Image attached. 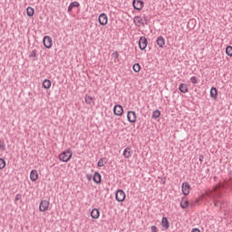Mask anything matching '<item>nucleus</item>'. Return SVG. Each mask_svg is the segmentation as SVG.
I'll return each mask as SVG.
<instances>
[{"label": "nucleus", "mask_w": 232, "mask_h": 232, "mask_svg": "<svg viewBox=\"0 0 232 232\" xmlns=\"http://www.w3.org/2000/svg\"><path fill=\"white\" fill-rule=\"evenodd\" d=\"M142 23H146V21L143 20Z\"/></svg>", "instance_id": "nucleus-47"}, {"label": "nucleus", "mask_w": 232, "mask_h": 232, "mask_svg": "<svg viewBox=\"0 0 232 232\" xmlns=\"http://www.w3.org/2000/svg\"><path fill=\"white\" fill-rule=\"evenodd\" d=\"M106 164V158H102L98 160V167L102 168Z\"/></svg>", "instance_id": "nucleus-28"}, {"label": "nucleus", "mask_w": 232, "mask_h": 232, "mask_svg": "<svg viewBox=\"0 0 232 232\" xmlns=\"http://www.w3.org/2000/svg\"><path fill=\"white\" fill-rule=\"evenodd\" d=\"M160 179V184H166V177H158Z\"/></svg>", "instance_id": "nucleus-35"}, {"label": "nucleus", "mask_w": 232, "mask_h": 232, "mask_svg": "<svg viewBox=\"0 0 232 232\" xmlns=\"http://www.w3.org/2000/svg\"><path fill=\"white\" fill-rule=\"evenodd\" d=\"M123 157L125 159H130V157H131V150L129 147H127L124 150H123Z\"/></svg>", "instance_id": "nucleus-23"}, {"label": "nucleus", "mask_w": 232, "mask_h": 232, "mask_svg": "<svg viewBox=\"0 0 232 232\" xmlns=\"http://www.w3.org/2000/svg\"><path fill=\"white\" fill-rule=\"evenodd\" d=\"M42 86L44 90H50L52 88V81L48 79L44 80Z\"/></svg>", "instance_id": "nucleus-20"}, {"label": "nucleus", "mask_w": 232, "mask_h": 232, "mask_svg": "<svg viewBox=\"0 0 232 232\" xmlns=\"http://www.w3.org/2000/svg\"><path fill=\"white\" fill-rule=\"evenodd\" d=\"M210 97L214 101H217V99H218V90L216 87H211V89H210Z\"/></svg>", "instance_id": "nucleus-14"}, {"label": "nucleus", "mask_w": 232, "mask_h": 232, "mask_svg": "<svg viewBox=\"0 0 232 232\" xmlns=\"http://www.w3.org/2000/svg\"><path fill=\"white\" fill-rule=\"evenodd\" d=\"M179 90L181 93H188L189 92V89L188 88V85L186 83H180L179 86Z\"/></svg>", "instance_id": "nucleus-18"}, {"label": "nucleus", "mask_w": 232, "mask_h": 232, "mask_svg": "<svg viewBox=\"0 0 232 232\" xmlns=\"http://www.w3.org/2000/svg\"><path fill=\"white\" fill-rule=\"evenodd\" d=\"M160 117V111L157 109L152 112V119H159Z\"/></svg>", "instance_id": "nucleus-26"}, {"label": "nucleus", "mask_w": 232, "mask_h": 232, "mask_svg": "<svg viewBox=\"0 0 232 232\" xmlns=\"http://www.w3.org/2000/svg\"><path fill=\"white\" fill-rule=\"evenodd\" d=\"M29 57H37V51L33 50L29 55Z\"/></svg>", "instance_id": "nucleus-34"}, {"label": "nucleus", "mask_w": 232, "mask_h": 232, "mask_svg": "<svg viewBox=\"0 0 232 232\" xmlns=\"http://www.w3.org/2000/svg\"><path fill=\"white\" fill-rule=\"evenodd\" d=\"M84 99H85L86 104H92H92H95V102H93V101H95V98H93V97H92V96L86 94L85 97H84Z\"/></svg>", "instance_id": "nucleus-21"}, {"label": "nucleus", "mask_w": 232, "mask_h": 232, "mask_svg": "<svg viewBox=\"0 0 232 232\" xmlns=\"http://www.w3.org/2000/svg\"><path fill=\"white\" fill-rule=\"evenodd\" d=\"M26 14L28 17H34V14H35V9H34V7L28 6L26 8Z\"/></svg>", "instance_id": "nucleus-22"}, {"label": "nucleus", "mask_w": 232, "mask_h": 232, "mask_svg": "<svg viewBox=\"0 0 232 232\" xmlns=\"http://www.w3.org/2000/svg\"><path fill=\"white\" fill-rule=\"evenodd\" d=\"M98 21L101 26H106V24H108V15L105 13H102L99 15Z\"/></svg>", "instance_id": "nucleus-10"}, {"label": "nucleus", "mask_w": 232, "mask_h": 232, "mask_svg": "<svg viewBox=\"0 0 232 232\" xmlns=\"http://www.w3.org/2000/svg\"><path fill=\"white\" fill-rule=\"evenodd\" d=\"M132 70L135 72V73H139V72H140V63H134Z\"/></svg>", "instance_id": "nucleus-25"}, {"label": "nucleus", "mask_w": 232, "mask_h": 232, "mask_svg": "<svg viewBox=\"0 0 232 232\" xmlns=\"http://www.w3.org/2000/svg\"><path fill=\"white\" fill-rule=\"evenodd\" d=\"M0 150H1L2 151H5V141H4V140H0Z\"/></svg>", "instance_id": "nucleus-31"}, {"label": "nucleus", "mask_w": 232, "mask_h": 232, "mask_svg": "<svg viewBox=\"0 0 232 232\" xmlns=\"http://www.w3.org/2000/svg\"><path fill=\"white\" fill-rule=\"evenodd\" d=\"M48 208H50V201L44 199L40 202L39 211H41V213H44V211H48Z\"/></svg>", "instance_id": "nucleus-7"}, {"label": "nucleus", "mask_w": 232, "mask_h": 232, "mask_svg": "<svg viewBox=\"0 0 232 232\" xmlns=\"http://www.w3.org/2000/svg\"><path fill=\"white\" fill-rule=\"evenodd\" d=\"M179 206L181 209H188V208L189 207V200H188L186 197H183L180 200Z\"/></svg>", "instance_id": "nucleus-13"}, {"label": "nucleus", "mask_w": 232, "mask_h": 232, "mask_svg": "<svg viewBox=\"0 0 232 232\" xmlns=\"http://www.w3.org/2000/svg\"><path fill=\"white\" fill-rule=\"evenodd\" d=\"M191 232H200V229H198V228H193Z\"/></svg>", "instance_id": "nucleus-44"}, {"label": "nucleus", "mask_w": 232, "mask_h": 232, "mask_svg": "<svg viewBox=\"0 0 232 232\" xmlns=\"http://www.w3.org/2000/svg\"><path fill=\"white\" fill-rule=\"evenodd\" d=\"M94 175H101V173H99V172H94Z\"/></svg>", "instance_id": "nucleus-45"}, {"label": "nucleus", "mask_w": 232, "mask_h": 232, "mask_svg": "<svg viewBox=\"0 0 232 232\" xmlns=\"http://www.w3.org/2000/svg\"><path fill=\"white\" fill-rule=\"evenodd\" d=\"M199 162L202 164L204 162V155H199Z\"/></svg>", "instance_id": "nucleus-39"}, {"label": "nucleus", "mask_w": 232, "mask_h": 232, "mask_svg": "<svg viewBox=\"0 0 232 232\" xmlns=\"http://www.w3.org/2000/svg\"><path fill=\"white\" fill-rule=\"evenodd\" d=\"M18 200H20V202H23V198L21 194H16L15 198H14V201L17 202Z\"/></svg>", "instance_id": "nucleus-33"}, {"label": "nucleus", "mask_w": 232, "mask_h": 232, "mask_svg": "<svg viewBox=\"0 0 232 232\" xmlns=\"http://www.w3.org/2000/svg\"><path fill=\"white\" fill-rule=\"evenodd\" d=\"M79 6H81V4H79V2H77V1L72 2L68 6L67 11L72 12V10H73V8H79Z\"/></svg>", "instance_id": "nucleus-17"}, {"label": "nucleus", "mask_w": 232, "mask_h": 232, "mask_svg": "<svg viewBox=\"0 0 232 232\" xmlns=\"http://www.w3.org/2000/svg\"><path fill=\"white\" fill-rule=\"evenodd\" d=\"M30 179H31L32 182H35V180H37V179H39V175H30Z\"/></svg>", "instance_id": "nucleus-32"}, {"label": "nucleus", "mask_w": 232, "mask_h": 232, "mask_svg": "<svg viewBox=\"0 0 232 232\" xmlns=\"http://www.w3.org/2000/svg\"><path fill=\"white\" fill-rule=\"evenodd\" d=\"M161 226L165 229H169V220L168 219V218H166V217L162 218V219H161Z\"/></svg>", "instance_id": "nucleus-19"}, {"label": "nucleus", "mask_w": 232, "mask_h": 232, "mask_svg": "<svg viewBox=\"0 0 232 232\" xmlns=\"http://www.w3.org/2000/svg\"><path fill=\"white\" fill-rule=\"evenodd\" d=\"M30 175H37V170L35 169L31 170Z\"/></svg>", "instance_id": "nucleus-41"}, {"label": "nucleus", "mask_w": 232, "mask_h": 232, "mask_svg": "<svg viewBox=\"0 0 232 232\" xmlns=\"http://www.w3.org/2000/svg\"><path fill=\"white\" fill-rule=\"evenodd\" d=\"M196 204L195 201L188 202V208H195Z\"/></svg>", "instance_id": "nucleus-38"}, {"label": "nucleus", "mask_w": 232, "mask_h": 232, "mask_svg": "<svg viewBox=\"0 0 232 232\" xmlns=\"http://www.w3.org/2000/svg\"><path fill=\"white\" fill-rule=\"evenodd\" d=\"M143 21H145L144 25L148 24V16H143Z\"/></svg>", "instance_id": "nucleus-40"}, {"label": "nucleus", "mask_w": 232, "mask_h": 232, "mask_svg": "<svg viewBox=\"0 0 232 232\" xmlns=\"http://www.w3.org/2000/svg\"><path fill=\"white\" fill-rule=\"evenodd\" d=\"M198 202H200V199L199 198H196L195 200H194V203L197 205V204H198Z\"/></svg>", "instance_id": "nucleus-43"}, {"label": "nucleus", "mask_w": 232, "mask_h": 232, "mask_svg": "<svg viewBox=\"0 0 232 232\" xmlns=\"http://www.w3.org/2000/svg\"><path fill=\"white\" fill-rule=\"evenodd\" d=\"M156 43L160 48H164V44H166V39L162 36H159L156 40Z\"/></svg>", "instance_id": "nucleus-15"}, {"label": "nucleus", "mask_w": 232, "mask_h": 232, "mask_svg": "<svg viewBox=\"0 0 232 232\" xmlns=\"http://www.w3.org/2000/svg\"><path fill=\"white\" fill-rule=\"evenodd\" d=\"M214 180H217V176H214Z\"/></svg>", "instance_id": "nucleus-46"}, {"label": "nucleus", "mask_w": 232, "mask_h": 232, "mask_svg": "<svg viewBox=\"0 0 232 232\" xmlns=\"http://www.w3.org/2000/svg\"><path fill=\"white\" fill-rule=\"evenodd\" d=\"M190 82H192V84H197V82H198V79H197L196 76H192L190 78Z\"/></svg>", "instance_id": "nucleus-30"}, {"label": "nucleus", "mask_w": 232, "mask_h": 232, "mask_svg": "<svg viewBox=\"0 0 232 232\" xmlns=\"http://www.w3.org/2000/svg\"><path fill=\"white\" fill-rule=\"evenodd\" d=\"M195 23H197V21H195V20H189L188 24H195Z\"/></svg>", "instance_id": "nucleus-42"}, {"label": "nucleus", "mask_w": 232, "mask_h": 232, "mask_svg": "<svg viewBox=\"0 0 232 232\" xmlns=\"http://www.w3.org/2000/svg\"><path fill=\"white\" fill-rule=\"evenodd\" d=\"M111 57H113V59H119V53L117 51L112 53Z\"/></svg>", "instance_id": "nucleus-36"}, {"label": "nucleus", "mask_w": 232, "mask_h": 232, "mask_svg": "<svg viewBox=\"0 0 232 232\" xmlns=\"http://www.w3.org/2000/svg\"><path fill=\"white\" fill-rule=\"evenodd\" d=\"M133 21L135 24H142V26H144V22H142V17L135 16Z\"/></svg>", "instance_id": "nucleus-24"}, {"label": "nucleus", "mask_w": 232, "mask_h": 232, "mask_svg": "<svg viewBox=\"0 0 232 232\" xmlns=\"http://www.w3.org/2000/svg\"><path fill=\"white\" fill-rule=\"evenodd\" d=\"M117 202H124L126 200V193L122 189H118L115 193Z\"/></svg>", "instance_id": "nucleus-3"}, {"label": "nucleus", "mask_w": 232, "mask_h": 232, "mask_svg": "<svg viewBox=\"0 0 232 232\" xmlns=\"http://www.w3.org/2000/svg\"><path fill=\"white\" fill-rule=\"evenodd\" d=\"M222 183H218L214 186L213 189L207 192L208 197H211L214 202L215 208H220L222 209V206H224V201L217 200L218 198H222Z\"/></svg>", "instance_id": "nucleus-1"}, {"label": "nucleus", "mask_w": 232, "mask_h": 232, "mask_svg": "<svg viewBox=\"0 0 232 232\" xmlns=\"http://www.w3.org/2000/svg\"><path fill=\"white\" fill-rule=\"evenodd\" d=\"M226 53L228 57H232V46L231 45H227L226 47Z\"/></svg>", "instance_id": "nucleus-27"}, {"label": "nucleus", "mask_w": 232, "mask_h": 232, "mask_svg": "<svg viewBox=\"0 0 232 232\" xmlns=\"http://www.w3.org/2000/svg\"><path fill=\"white\" fill-rule=\"evenodd\" d=\"M181 188H182V193L184 197H188V195H189V189H191L189 183L183 182Z\"/></svg>", "instance_id": "nucleus-12"}, {"label": "nucleus", "mask_w": 232, "mask_h": 232, "mask_svg": "<svg viewBox=\"0 0 232 232\" xmlns=\"http://www.w3.org/2000/svg\"><path fill=\"white\" fill-rule=\"evenodd\" d=\"M72 157H73V150H72V149H67L59 155V160L62 162H69V160H72Z\"/></svg>", "instance_id": "nucleus-2"}, {"label": "nucleus", "mask_w": 232, "mask_h": 232, "mask_svg": "<svg viewBox=\"0 0 232 232\" xmlns=\"http://www.w3.org/2000/svg\"><path fill=\"white\" fill-rule=\"evenodd\" d=\"M150 231L151 232H159V228H157V226H151Z\"/></svg>", "instance_id": "nucleus-37"}, {"label": "nucleus", "mask_w": 232, "mask_h": 232, "mask_svg": "<svg viewBox=\"0 0 232 232\" xmlns=\"http://www.w3.org/2000/svg\"><path fill=\"white\" fill-rule=\"evenodd\" d=\"M6 166V161L5 159L0 158V169H3Z\"/></svg>", "instance_id": "nucleus-29"}, {"label": "nucleus", "mask_w": 232, "mask_h": 232, "mask_svg": "<svg viewBox=\"0 0 232 232\" xmlns=\"http://www.w3.org/2000/svg\"><path fill=\"white\" fill-rule=\"evenodd\" d=\"M132 6H133L134 10L140 11V10H142V8L144 6V1H142V0H133L132 1Z\"/></svg>", "instance_id": "nucleus-9"}, {"label": "nucleus", "mask_w": 232, "mask_h": 232, "mask_svg": "<svg viewBox=\"0 0 232 232\" xmlns=\"http://www.w3.org/2000/svg\"><path fill=\"white\" fill-rule=\"evenodd\" d=\"M113 113L117 117H122V113H124V108H122V105L117 104L113 107Z\"/></svg>", "instance_id": "nucleus-8"}, {"label": "nucleus", "mask_w": 232, "mask_h": 232, "mask_svg": "<svg viewBox=\"0 0 232 232\" xmlns=\"http://www.w3.org/2000/svg\"><path fill=\"white\" fill-rule=\"evenodd\" d=\"M127 119L130 124H135L137 122V113L133 111H129L127 112Z\"/></svg>", "instance_id": "nucleus-6"}, {"label": "nucleus", "mask_w": 232, "mask_h": 232, "mask_svg": "<svg viewBox=\"0 0 232 232\" xmlns=\"http://www.w3.org/2000/svg\"><path fill=\"white\" fill-rule=\"evenodd\" d=\"M138 43L139 48L141 51L146 50V48L148 47V38H146V36H140Z\"/></svg>", "instance_id": "nucleus-5"}, {"label": "nucleus", "mask_w": 232, "mask_h": 232, "mask_svg": "<svg viewBox=\"0 0 232 232\" xmlns=\"http://www.w3.org/2000/svg\"><path fill=\"white\" fill-rule=\"evenodd\" d=\"M43 44L45 48L50 50V48L53 46V40H52V38L49 35H45L43 39Z\"/></svg>", "instance_id": "nucleus-4"}, {"label": "nucleus", "mask_w": 232, "mask_h": 232, "mask_svg": "<svg viewBox=\"0 0 232 232\" xmlns=\"http://www.w3.org/2000/svg\"><path fill=\"white\" fill-rule=\"evenodd\" d=\"M91 217L92 218L97 219L99 217H101V211L98 208H93L91 211Z\"/></svg>", "instance_id": "nucleus-16"}, {"label": "nucleus", "mask_w": 232, "mask_h": 232, "mask_svg": "<svg viewBox=\"0 0 232 232\" xmlns=\"http://www.w3.org/2000/svg\"><path fill=\"white\" fill-rule=\"evenodd\" d=\"M88 180H93V182H95V184H101V182H102V175H87L86 176Z\"/></svg>", "instance_id": "nucleus-11"}]
</instances>
